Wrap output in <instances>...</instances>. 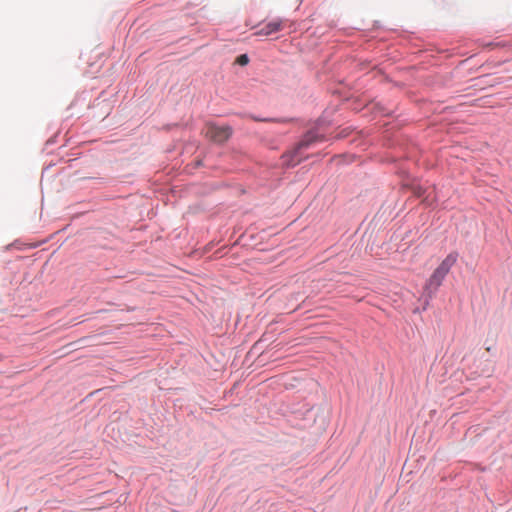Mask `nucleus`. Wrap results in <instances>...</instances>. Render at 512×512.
Masks as SVG:
<instances>
[{
  "mask_svg": "<svg viewBox=\"0 0 512 512\" xmlns=\"http://www.w3.org/2000/svg\"><path fill=\"white\" fill-rule=\"evenodd\" d=\"M417 195H418V196H422L421 189H419V190L417 191Z\"/></svg>",
  "mask_w": 512,
  "mask_h": 512,
  "instance_id": "6e6552de",
  "label": "nucleus"
},
{
  "mask_svg": "<svg viewBox=\"0 0 512 512\" xmlns=\"http://www.w3.org/2000/svg\"><path fill=\"white\" fill-rule=\"evenodd\" d=\"M434 201H435V197L432 198L431 200H429L428 197L425 199V202L427 203V205H431Z\"/></svg>",
  "mask_w": 512,
  "mask_h": 512,
  "instance_id": "0eeeda50",
  "label": "nucleus"
},
{
  "mask_svg": "<svg viewBox=\"0 0 512 512\" xmlns=\"http://www.w3.org/2000/svg\"><path fill=\"white\" fill-rule=\"evenodd\" d=\"M318 140L319 137L316 134L312 132L307 133L292 152L283 155L285 163L291 166L298 164L301 161L300 158H297L299 151L308 148Z\"/></svg>",
  "mask_w": 512,
  "mask_h": 512,
  "instance_id": "f03ea898",
  "label": "nucleus"
},
{
  "mask_svg": "<svg viewBox=\"0 0 512 512\" xmlns=\"http://www.w3.org/2000/svg\"><path fill=\"white\" fill-rule=\"evenodd\" d=\"M232 135V128L230 126H218L213 123H209L205 127V136L210 140L223 143L227 141Z\"/></svg>",
  "mask_w": 512,
  "mask_h": 512,
  "instance_id": "7ed1b4c3",
  "label": "nucleus"
},
{
  "mask_svg": "<svg viewBox=\"0 0 512 512\" xmlns=\"http://www.w3.org/2000/svg\"><path fill=\"white\" fill-rule=\"evenodd\" d=\"M251 119L254 121H260V122H276V123H286L289 120L287 119H278V118H258L255 116H250Z\"/></svg>",
  "mask_w": 512,
  "mask_h": 512,
  "instance_id": "39448f33",
  "label": "nucleus"
},
{
  "mask_svg": "<svg viewBox=\"0 0 512 512\" xmlns=\"http://www.w3.org/2000/svg\"><path fill=\"white\" fill-rule=\"evenodd\" d=\"M248 62H249V58L246 54H242V55L238 56L236 59V63L241 66L248 64Z\"/></svg>",
  "mask_w": 512,
  "mask_h": 512,
  "instance_id": "423d86ee",
  "label": "nucleus"
},
{
  "mask_svg": "<svg viewBox=\"0 0 512 512\" xmlns=\"http://www.w3.org/2000/svg\"><path fill=\"white\" fill-rule=\"evenodd\" d=\"M457 258H444L440 265L433 271L427 279L423 293L419 299L422 303V311H425L430 305L431 300L436 295L439 287L442 285L445 277L455 264Z\"/></svg>",
  "mask_w": 512,
  "mask_h": 512,
  "instance_id": "f257e3e1",
  "label": "nucleus"
},
{
  "mask_svg": "<svg viewBox=\"0 0 512 512\" xmlns=\"http://www.w3.org/2000/svg\"><path fill=\"white\" fill-rule=\"evenodd\" d=\"M284 21L281 19H276L270 21L265 26H263L260 30H258L255 35L258 36H269L273 33L280 31L283 28Z\"/></svg>",
  "mask_w": 512,
  "mask_h": 512,
  "instance_id": "20e7f679",
  "label": "nucleus"
}]
</instances>
